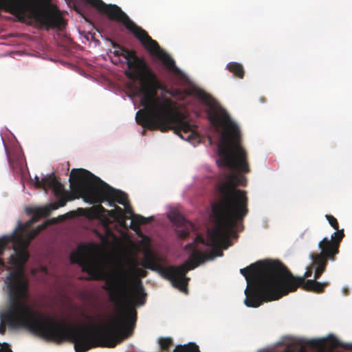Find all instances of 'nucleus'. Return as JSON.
Instances as JSON below:
<instances>
[{
	"mask_svg": "<svg viewBox=\"0 0 352 352\" xmlns=\"http://www.w3.org/2000/svg\"><path fill=\"white\" fill-rule=\"evenodd\" d=\"M218 141L215 158L217 166L226 168L228 172L219 174V182L216 186L218 201L212 204L211 219L214 226L207 229L206 239L196 233V228L190 221L179 213L170 211L167 214L168 219L173 223L179 238L185 239L191 233L195 236L190 243L184 246L188 260L182 264L164 267L165 259L149 249L143 252V261L139 263L142 267L157 272L162 277L170 281L171 285L179 290L187 293L186 286L190 280L186 273L203 264L206 261L223 256L220 249L226 250L232 242L230 236L236 238L235 228L241 229L238 222L248 214V199L245 191L237 189L238 185L246 184L244 176L239 172H248L245 161V153L240 146L241 131H216Z\"/></svg>",
	"mask_w": 352,
	"mask_h": 352,
	"instance_id": "obj_1",
	"label": "nucleus"
},
{
	"mask_svg": "<svg viewBox=\"0 0 352 352\" xmlns=\"http://www.w3.org/2000/svg\"><path fill=\"white\" fill-rule=\"evenodd\" d=\"M44 228L38 226L28 234L18 232L22 223L9 234L0 237V254L10 244L14 253L10 262L14 269L9 272L5 284L9 298V308L3 318L12 329L24 328L45 340L62 342L67 340L74 344L76 352H85L96 344L97 332L93 327H74L65 320L41 314L28 302L29 284L25 264L29 258L27 248L31 239Z\"/></svg>",
	"mask_w": 352,
	"mask_h": 352,
	"instance_id": "obj_2",
	"label": "nucleus"
},
{
	"mask_svg": "<svg viewBox=\"0 0 352 352\" xmlns=\"http://www.w3.org/2000/svg\"><path fill=\"white\" fill-rule=\"evenodd\" d=\"M106 41L114 48L113 51L110 50L107 52L110 61L114 65L126 64L127 69L124 71L125 75L138 82L137 92L144 112L140 113V110L136 112V122L144 127L162 131L173 130L182 140L195 146L199 140L194 125L181 114L173 111L166 98L156 96L157 89H162L176 98L179 97L180 91L177 89L167 90L162 88L155 73L134 50H129L111 38H106Z\"/></svg>",
	"mask_w": 352,
	"mask_h": 352,
	"instance_id": "obj_3",
	"label": "nucleus"
},
{
	"mask_svg": "<svg viewBox=\"0 0 352 352\" xmlns=\"http://www.w3.org/2000/svg\"><path fill=\"white\" fill-rule=\"evenodd\" d=\"M283 267L278 261H258L240 269L247 281L244 290V304L248 307H258L263 302L278 300L291 290L287 284L288 276L283 274Z\"/></svg>",
	"mask_w": 352,
	"mask_h": 352,
	"instance_id": "obj_4",
	"label": "nucleus"
},
{
	"mask_svg": "<svg viewBox=\"0 0 352 352\" xmlns=\"http://www.w3.org/2000/svg\"><path fill=\"white\" fill-rule=\"evenodd\" d=\"M74 179L77 181V190L85 203L92 205L106 201L109 204L112 201H116L122 205L124 207V212L132 218L129 227L135 231L139 229L136 224H146L153 219V216L146 218L140 214H133L126 199V193L112 188L87 170L73 168L69 178L71 185Z\"/></svg>",
	"mask_w": 352,
	"mask_h": 352,
	"instance_id": "obj_5",
	"label": "nucleus"
},
{
	"mask_svg": "<svg viewBox=\"0 0 352 352\" xmlns=\"http://www.w3.org/2000/svg\"><path fill=\"white\" fill-rule=\"evenodd\" d=\"M146 293L138 280L131 294L127 295L124 307H116L115 314L110 315L104 320L106 331L111 333L120 332L126 336L130 335L136 321V312L133 306H142L146 302Z\"/></svg>",
	"mask_w": 352,
	"mask_h": 352,
	"instance_id": "obj_6",
	"label": "nucleus"
},
{
	"mask_svg": "<svg viewBox=\"0 0 352 352\" xmlns=\"http://www.w3.org/2000/svg\"><path fill=\"white\" fill-rule=\"evenodd\" d=\"M33 180L37 187L52 188L54 195L58 201V204L51 203L45 206L28 208L26 209L27 213L32 214V217L26 223V226H30L43 217L50 215L53 210L58 209L59 207L64 206L68 200L66 192L63 189L62 184L56 179L53 173L43 175L41 179L37 175H35Z\"/></svg>",
	"mask_w": 352,
	"mask_h": 352,
	"instance_id": "obj_7",
	"label": "nucleus"
},
{
	"mask_svg": "<svg viewBox=\"0 0 352 352\" xmlns=\"http://www.w3.org/2000/svg\"><path fill=\"white\" fill-rule=\"evenodd\" d=\"M278 263L283 267V274H284V276L285 277L288 276L289 278V283L287 284L289 287H292L291 290L287 292L285 294H287L289 292H294L296 289V288L302 285L303 287L308 290H312L316 292H321L323 291V287L327 285V281H322V282H317L316 280V277L314 276L313 279L311 280H305L306 277H309L311 275V272L307 271L305 272L303 276L300 277H296L294 276L292 273L286 268L285 266H284L280 262L278 261ZM285 296V294L283 295Z\"/></svg>",
	"mask_w": 352,
	"mask_h": 352,
	"instance_id": "obj_8",
	"label": "nucleus"
},
{
	"mask_svg": "<svg viewBox=\"0 0 352 352\" xmlns=\"http://www.w3.org/2000/svg\"><path fill=\"white\" fill-rule=\"evenodd\" d=\"M34 18L37 23L45 27L47 30H60L65 26L63 17L56 10L40 11L35 14Z\"/></svg>",
	"mask_w": 352,
	"mask_h": 352,
	"instance_id": "obj_9",
	"label": "nucleus"
},
{
	"mask_svg": "<svg viewBox=\"0 0 352 352\" xmlns=\"http://www.w3.org/2000/svg\"><path fill=\"white\" fill-rule=\"evenodd\" d=\"M344 230L341 229L333 232L331 235L330 241L327 237H324L319 241L318 247L321 250L324 256H327L331 260L334 254L338 253V243L344 237Z\"/></svg>",
	"mask_w": 352,
	"mask_h": 352,
	"instance_id": "obj_10",
	"label": "nucleus"
},
{
	"mask_svg": "<svg viewBox=\"0 0 352 352\" xmlns=\"http://www.w3.org/2000/svg\"><path fill=\"white\" fill-rule=\"evenodd\" d=\"M10 167L13 170V175L15 179H20V182L22 184V190H25V185L23 182V175L27 165L25 162L24 156L23 154H19L15 157V162H12L9 157H7Z\"/></svg>",
	"mask_w": 352,
	"mask_h": 352,
	"instance_id": "obj_11",
	"label": "nucleus"
},
{
	"mask_svg": "<svg viewBox=\"0 0 352 352\" xmlns=\"http://www.w3.org/2000/svg\"><path fill=\"white\" fill-rule=\"evenodd\" d=\"M129 279L128 272L120 267L112 280H108L104 284V289H111L114 287H124Z\"/></svg>",
	"mask_w": 352,
	"mask_h": 352,
	"instance_id": "obj_12",
	"label": "nucleus"
},
{
	"mask_svg": "<svg viewBox=\"0 0 352 352\" xmlns=\"http://www.w3.org/2000/svg\"><path fill=\"white\" fill-rule=\"evenodd\" d=\"M69 259L71 263H76L83 269L86 267L85 256L79 250L72 251L70 254Z\"/></svg>",
	"mask_w": 352,
	"mask_h": 352,
	"instance_id": "obj_13",
	"label": "nucleus"
},
{
	"mask_svg": "<svg viewBox=\"0 0 352 352\" xmlns=\"http://www.w3.org/2000/svg\"><path fill=\"white\" fill-rule=\"evenodd\" d=\"M226 69L228 71L234 73L236 76L239 77L240 78H243V66L236 62H230L226 66Z\"/></svg>",
	"mask_w": 352,
	"mask_h": 352,
	"instance_id": "obj_14",
	"label": "nucleus"
},
{
	"mask_svg": "<svg viewBox=\"0 0 352 352\" xmlns=\"http://www.w3.org/2000/svg\"><path fill=\"white\" fill-rule=\"evenodd\" d=\"M327 256H324V255H318L316 256V261L318 263V266L317 267H316L315 269V273H316V275L315 276L317 278L319 275H320L322 272L324 271V267H325V265H326V263H327V261L325 259Z\"/></svg>",
	"mask_w": 352,
	"mask_h": 352,
	"instance_id": "obj_15",
	"label": "nucleus"
},
{
	"mask_svg": "<svg viewBox=\"0 0 352 352\" xmlns=\"http://www.w3.org/2000/svg\"><path fill=\"white\" fill-rule=\"evenodd\" d=\"M130 270L131 274L135 276H145L146 272L143 270L138 267V263L135 260L132 261V263L130 265Z\"/></svg>",
	"mask_w": 352,
	"mask_h": 352,
	"instance_id": "obj_16",
	"label": "nucleus"
},
{
	"mask_svg": "<svg viewBox=\"0 0 352 352\" xmlns=\"http://www.w3.org/2000/svg\"><path fill=\"white\" fill-rule=\"evenodd\" d=\"M325 218L328 221L329 223L331 225V226L332 228H333L336 230H338V229H339L338 223L335 217H333L331 215H329V214H326Z\"/></svg>",
	"mask_w": 352,
	"mask_h": 352,
	"instance_id": "obj_17",
	"label": "nucleus"
},
{
	"mask_svg": "<svg viewBox=\"0 0 352 352\" xmlns=\"http://www.w3.org/2000/svg\"><path fill=\"white\" fill-rule=\"evenodd\" d=\"M0 352H12L6 342L0 343Z\"/></svg>",
	"mask_w": 352,
	"mask_h": 352,
	"instance_id": "obj_18",
	"label": "nucleus"
},
{
	"mask_svg": "<svg viewBox=\"0 0 352 352\" xmlns=\"http://www.w3.org/2000/svg\"><path fill=\"white\" fill-rule=\"evenodd\" d=\"M79 32V34H80V37L81 39H85V41H89V32L88 33H84V32H82L80 31L78 32ZM82 43H85V42L82 40Z\"/></svg>",
	"mask_w": 352,
	"mask_h": 352,
	"instance_id": "obj_19",
	"label": "nucleus"
},
{
	"mask_svg": "<svg viewBox=\"0 0 352 352\" xmlns=\"http://www.w3.org/2000/svg\"><path fill=\"white\" fill-rule=\"evenodd\" d=\"M89 39H91L96 44H98L100 41L95 38L94 34H92L91 32H89Z\"/></svg>",
	"mask_w": 352,
	"mask_h": 352,
	"instance_id": "obj_20",
	"label": "nucleus"
},
{
	"mask_svg": "<svg viewBox=\"0 0 352 352\" xmlns=\"http://www.w3.org/2000/svg\"><path fill=\"white\" fill-rule=\"evenodd\" d=\"M3 318L1 319V324H0V333L3 334L6 331V327L2 324Z\"/></svg>",
	"mask_w": 352,
	"mask_h": 352,
	"instance_id": "obj_21",
	"label": "nucleus"
},
{
	"mask_svg": "<svg viewBox=\"0 0 352 352\" xmlns=\"http://www.w3.org/2000/svg\"><path fill=\"white\" fill-rule=\"evenodd\" d=\"M98 236H99V238L100 239V240L102 241V242H106L107 241V236L100 234V233H98Z\"/></svg>",
	"mask_w": 352,
	"mask_h": 352,
	"instance_id": "obj_22",
	"label": "nucleus"
},
{
	"mask_svg": "<svg viewBox=\"0 0 352 352\" xmlns=\"http://www.w3.org/2000/svg\"><path fill=\"white\" fill-rule=\"evenodd\" d=\"M201 169H202L203 171H206V172H208V173H210V171H211L210 167L209 166H208V165L204 166L201 168Z\"/></svg>",
	"mask_w": 352,
	"mask_h": 352,
	"instance_id": "obj_23",
	"label": "nucleus"
},
{
	"mask_svg": "<svg viewBox=\"0 0 352 352\" xmlns=\"http://www.w3.org/2000/svg\"><path fill=\"white\" fill-rule=\"evenodd\" d=\"M105 230H106V235L107 236H111L112 231L109 228H107V227H105Z\"/></svg>",
	"mask_w": 352,
	"mask_h": 352,
	"instance_id": "obj_24",
	"label": "nucleus"
},
{
	"mask_svg": "<svg viewBox=\"0 0 352 352\" xmlns=\"http://www.w3.org/2000/svg\"><path fill=\"white\" fill-rule=\"evenodd\" d=\"M116 209L118 210L120 214H123V210L119 207H117Z\"/></svg>",
	"mask_w": 352,
	"mask_h": 352,
	"instance_id": "obj_25",
	"label": "nucleus"
},
{
	"mask_svg": "<svg viewBox=\"0 0 352 352\" xmlns=\"http://www.w3.org/2000/svg\"><path fill=\"white\" fill-rule=\"evenodd\" d=\"M128 97L131 100V101L133 102V104L135 105V102H134V101H133V99L132 96H131V95H130V94H129V95H128Z\"/></svg>",
	"mask_w": 352,
	"mask_h": 352,
	"instance_id": "obj_26",
	"label": "nucleus"
},
{
	"mask_svg": "<svg viewBox=\"0 0 352 352\" xmlns=\"http://www.w3.org/2000/svg\"><path fill=\"white\" fill-rule=\"evenodd\" d=\"M1 140H2V142H3V147H4L5 151H6V153L7 154L6 147V145H5V143H4V141H3V139L2 137H1Z\"/></svg>",
	"mask_w": 352,
	"mask_h": 352,
	"instance_id": "obj_27",
	"label": "nucleus"
},
{
	"mask_svg": "<svg viewBox=\"0 0 352 352\" xmlns=\"http://www.w3.org/2000/svg\"><path fill=\"white\" fill-rule=\"evenodd\" d=\"M208 141L210 142V144H211V145L213 144V142L210 138H208Z\"/></svg>",
	"mask_w": 352,
	"mask_h": 352,
	"instance_id": "obj_28",
	"label": "nucleus"
},
{
	"mask_svg": "<svg viewBox=\"0 0 352 352\" xmlns=\"http://www.w3.org/2000/svg\"><path fill=\"white\" fill-rule=\"evenodd\" d=\"M72 308L75 310H77L78 309V307L77 306H73L72 305Z\"/></svg>",
	"mask_w": 352,
	"mask_h": 352,
	"instance_id": "obj_29",
	"label": "nucleus"
},
{
	"mask_svg": "<svg viewBox=\"0 0 352 352\" xmlns=\"http://www.w3.org/2000/svg\"><path fill=\"white\" fill-rule=\"evenodd\" d=\"M100 275H99V274H96V275L95 276V278H97V279H98V278H100Z\"/></svg>",
	"mask_w": 352,
	"mask_h": 352,
	"instance_id": "obj_30",
	"label": "nucleus"
},
{
	"mask_svg": "<svg viewBox=\"0 0 352 352\" xmlns=\"http://www.w3.org/2000/svg\"><path fill=\"white\" fill-rule=\"evenodd\" d=\"M212 177V175H207L206 176V177Z\"/></svg>",
	"mask_w": 352,
	"mask_h": 352,
	"instance_id": "obj_31",
	"label": "nucleus"
}]
</instances>
